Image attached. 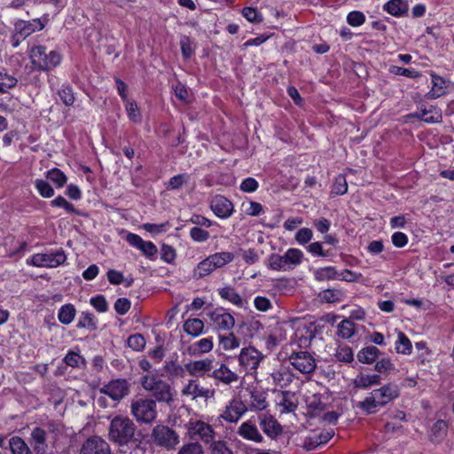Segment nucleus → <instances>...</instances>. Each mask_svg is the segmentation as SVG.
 Listing matches in <instances>:
<instances>
[{"mask_svg": "<svg viewBox=\"0 0 454 454\" xmlns=\"http://www.w3.org/2000/svg\"><path fill=\"white\" fill-rule=\"evenodd\" d=\"M400 395V389L394 383H387L381 387L372 390L358 407L367 414L374 413L379 408L383 407L396 399Z\"/></svg>", "mask_w": 454, "mask_h": 454, "instance_id": "f257e3e1", "label": "nucleus"}, {"mask_svg": "<svg viewBox=\"0 0 454 454\" xmlns=\"http://www.w3.org/2000/svg\"><path fill=\"white\" fill-rule=\"evenodd\" d=\"M32 69L39 72H49L59 67L62 61V55L58 50L48 51L41 44L31 45L27 50Z\"/></svg>", "mask_w": 454, "mask_h": 454, "instance_id": "f03ea898", "label": "nucleus"}, {"mask_svg": "<svg viewBox=\"0 0 454 454\" xmlns=\"http://www.w3.org/2000/svg\"><path fill=\"white\" fill-rule=\"evenodd\" d=\"M135 431L136 426L129 418L115 416L109 425L108 438L114 443L124 446L133 440Z\"/></svg>", "mask_w": 454, "mask_h": 454, "instance_id": "7ed1b4c3", "label": "nucleus"}, {"mask_svg": "<svg viewBox=\"0 0 454 454\" xmlns=\"http://www.w3.org/2000/svg\"><path fill=\"white\" fill-rule=\"evenodd\" d=\"M234 254L231 252L223 251L208 255L200 262L193 270V277L197 279L209 276L216 269H220L231 262Z\"/></svg>", "mask_w": 454, "mask_h": 454, "instance_id": "20e7f679", "label": "nucleus"}, {"mask_svg": "<svg viewBox=\"0 0 454 454\" xmlns=\"http://www.w3.org/2000/svg\"><path fill=\"white\" fill-rule=\"evenodd\" d=\"M304 259V254L298 248H289L284 254H272L268 260L270 269L277 271H287L295 269Z\"/></svg>", "mask_w": 454, "mask_h": 454, "instance_id": "39448f33", "label": "nucleus"}, {"mask_svg": "<svg viewBox=\"0 0 454 454\" xmlns=\"http://www.w3.org/2000/svg\"><path fill=\"white\" fill-rule=\"evenodd\" d=\"M141 385L146 391L153 393L158 402L169 403L174 399V389L170 385L153 374H146L141 378Z\"/></svg>", "mask_w": 454, "mask_h": 454, "instance_id": "423d86ee", "label": "nucleus"}, {"mask_svg": "<svg viewBox=\"0 0 454 454\" xmlns=\"http://www.w3.org/2000/svg\"><path fill=\"white\" fill-rule=\"evenodd\" d=\"M237 358L239 372L256 378L258 367L264 360L265 356L254 347L247 346L240 349Z\"/></svg>", "mask_w": 454, "mask_h": 454, "instance_id": "0eeeda50", "label": "nucleus"}, {"mask_svg": "<svg viewBox=\"0 0 454 454\" xmlns=\"http://www.w3.org/2000/svg\"><path fill=\"white\" fill-rule=\"evenodd\" d=\"M130 413L138 423L152 424L157 418L156 402L151 398L138 397L130 404Z\"/></svg>", "mask_w": 454, "mask_h": 454, "instance_id": "6e6552de", "label": "nucleus"}, {"mask_svg": "<svg viewBox=\"0 0 454 454\" xmlns=\"http://www.w3.org/2000/svg\"><path fill=\"white\" fill-rule=\"evenodd\" d=\"M67 255L63 249L38 253L27 259V264L40 268H56L64 264Z\"/></svg>", "mask_w": 454, "mask_h": 454, "instance_id": "1a4fd4ad", "label": "nucleus"}, {"mask_svg": "<svg viewBox=\"0 0 454 454\" xmlns=\"http://www.w3.org/2000/svg\"><path fill=\"white\" fill-rule=\"evenodd\" d=\"M152 438L157 445L167 449H174L179 443L176 432L163 425H158L153 429Z\"/></svg>", "mask_w": 454, "mask_h": 454, "instance_id": "9d476101", "label": "nucleus"}, {"mask_svg": "<svg viewBox=\"0 0 454 454\" xmlns=\"http://www.w3.org/2000/svg\"><path fill=\"white\" fill-rule=\"evenodd\" d=\"M185 427L188 436L192 439H200L205 443H210L214 440L215 431L213 427L201 420H190Z\"/></svg>", "mask_w": 454, "mask_h": 454, "instance_id": "9b49d317", "label": "nucleus"}, {"mask_svg": "<svg viewBox=\"0 0 454 454\" xmlns=\"http://www.w3.org/2000/svg\"><path fill=\"white\" fill-rule=\"evenodd\" d=\"M289 361L293 367L302 374H309L317 367L315 357L308 351L293 352L289 356Z\"/></svg>", "mask_w": 454, "mask_h": 454, "instance_id": "f8f14e48", "label": "nucleus"}, {"mask_svg": "<svg viewBox=\"0 0 454 454\" xmlns=\"http://www.w3.org/2000/svg\"><path fill=\"white\" fill-rule=\"evenodd\" d=\"M247 410L248 407L241 399L234 397L225 405L220 417L226 422L237 423Z\"/></svg>", "mask_w": 454, "mask_h": 454, "instance_id": "ddd939ff", "label": "nucleus"}, {"mask_svg": "<svg viewBox=\"0 0 454 454\" xmlns=\"http://www.w3.org/2000/svg\"><path fill=\"white\" fill-rule=\"evenodd\" d=\"M211 325L218 331H229L235 325L233 316L223 308H216L207 313Z\"/></svg>", "mask_w": 454, "mask_h": 454, "instance_id": "4468645a", "label": "nucleus"}, {"mask_svg": "<svg viewBox=\"0 0 454 454\" xmlns=\"http://www.w3.org/2000/svg\"><path fill=\"white\" fill-rule=\"evenodd\" d=\"M293 380L294 374L284 366L274 369L265 379L266 383L272 387V391L288 387Z\"/></svg>", "mask_w": 454, "mask_h": 454, "instance_id": "2eb2a0df", "label": "nucleus"}, {"mask_svg": "<svg viewBox=\"0 0 454 454\" xmlns=\"http://www.w3.org/2000/svg\"><path fill=\"white\" fill-rule=\"evenodd\" d=\"M181 394L192 401L198 398L207 400L214 396L215 390L202 387L197 380H190L184 385Z\"/></svg>", "mask_w": 454, "mask_h": 454, "instance_id": "dca6fc26", "label": "nucleus"}, {"mask_svg": "<svg viewBox=\"0 0 454 454\" xmlns=\"http://www.w3.org/2000/svg\"><path fill=\"white\" fill-rule=\"evenodd\" d=\"M126 241L131 247L140 250L148 259L153 260L155 258L158 249L152 241H145L139 235L131 232L127 234Z\"/></svg>", "mask_w": 454, "mask_h": 454, "instance_id": "f3484780", "label": "nucleus"}, {"mask_svg": "<svg viewBox=\"0 0 454 454\" xmlns=\"http://www.w3.org/2000/svg\"><path fill=\"white\" fill-rule=\"evenodd\" d=\"M100 393L105 394L114 401L122 399L129 393V384L125 380H114L100 388Z\"/></svg>", "mask_w": 454, "mask_h": 454, "instance_id": "a211bd4d", "label": "nucleus"}, {"mask_svg": "<svg viewBox=\"0 0 454 454\" xmlns=\"http://www.w3.org/2000/svg\"><path fill=\"white\" fill-rule=\"evenodd\" d=\"M80 454H111L109 444L100 436H92L82 444Z\"/></svg>", "mask_w": 454, "mask_h": 454, "instance_id": "6ab92c4d", "label": "nucleus"}, {"mask_svg": "<svg viewBox=\"0 0 454 454\" xmlns=\"http://www.w3.org/2000/svg\"><path fill=\"white\" fill-rule=\"evenodd\" d=\"M210 207L214 214L223 219L229 218L233 213V204L224 196H215L210 203Z\"/></svg>", "mask_w": 454, "mask_h": 454, "instance_id": "aec40b11", "label": "nucleus"}, {"mask_svg": "<svg viewBox=\"0 0 454 454\" xmlns=\"http://www.w3.org/2000/svg\"><path fill=\"white\" fill-rule=\"evenodd\" d=\"M307 415L311 418L319 417L325 411V404L322 401L321 395L317 393L307 392L304 395Z\"/></svg>", "mask_w": 454, "mask_h": 454, "instance_id": "412c9836", "label": "nucleus"}, {"mask_svg": "<svg viewBox=\"0 0 454 454\" xmlns=\"http://www.w3.org/2000/svg\"><path fill=\"white\" fill-rule=\"evenodd\" d=\"M184 368L191 376L202 377L213 369V359L190 361L184 364Z\"/></svg>", "mask_w": 454, "mask_h": 454, "instance_id": "4be33fe9", "label": "nucleus"}, {"mask_svg": "<svg viewBox=\"0 0 454 454\" xmlns=\"http://www.w3.org/2000/svg\"><path fill=\"white\" fill-rule=\"evenodd\" d=\"M277 404L281 413H289L296 410L298 399L291 391H280L277 396Z\"/></svg>", "mask_w": 454, "mask_h": 454, "instance_id": "5701e85b", "label": "nucleus"}, {"mask_svg": "<svg viewBox=\"0 0 454 454\" xmlns=\"http://www.w3.org/2000/svg\"><path fill=\"white\" fill-rule=\"evenodd\" d=\"M333 434V430H325L320 433L312 432L305 437L303 445L307 450H313L329 442Z\"/></svg>", "mask_w": 454, "mask_h": 454, "instance_id": "b1692460", "label": "nucleus"}, {"mask_svg": "<svg viewBox=\"0 0 454 454\" xmlns=\"http://www.w3.org/2000/svg\"><path fill=\"white\" fill-rule=\"evenodd\" d=\"M258 419L262 430L270 438H275L281 434L282 427L272 416L261 414Z\"/></svg>", "mask_w": 454, "mask_h": 454, "instance_id": "393cba45", "label": "nucleus"}, {"mask_svg": "<svg viewBox=\"0 0 454 454\" xmlns=\"http://www.w3.org/2000/svg\"><path fill=\"white\" fill-rule=\"evenodd\" d=\"M238 434L242 438L254 442H262L263 440V437L259 432L256 425L251 419L243 422L239 426Z\"/></svg>", "mask_w": 454, "mask_h": 454, "instance_id": "a878e982", "label": "nucleus"}, {"mask_svg": "<svg viewBox=\"0 0 454 454\" xmlns=\"http://www.w3.org/2000/svg\"><path fill=\"white\" fill-rule=\"evenodd\" d=\"M211 377L225 385L236 383L239 379L238 373L232 372L225 364H221L218 368L215 369Z\"/></svg>", "mask_w": 454, "mask_h": 454, "instance_id": "bb28decb", "label": "nucleus"}, {"mask_svg": "<svg viewBox=\"0 0 454 454\" xmlns=\"http://www.w3.org/2000/svg\"><path fill=\"white\" fill-rule=\"evenodd\" d=\"M31 445L37 454H44L48 449L46 441V431L40 427H35L31 432Z\"/></svg>", "mask_w": 454, "mask_h": 454, "instance_id": "cd10ccee", "label": "nucleus"}, {"mask_svg": "<svg viewBox=\"0 0 454 454\" xmlns=\"http://www.w3.org/2000/svg\"><path fill=\"white\" fill-rule=\"evenodd\" d=\"M430 75L432 79V88L427 93L426 97L429 99L438 98L446 93L448 82L434 73H432Z\"/></svg>", "mask_w": 454, "mask_h": 454, "instance_id": "c85d7f7f", "label": "nucleus"}, {"mask_svg": "<svg viewBox=\"0 0 454 454\" xmlns=\"http://www.w3.org/2000/svg\"><path fill=\"white\" fill-rule=\"evenodd\" d=\"M381 382L380 374L359 373L353 380V386L356 388L367 389L378 386Z\"/></svg>", "mask_w": 454, "mask_h": 454, "instance_id": "c756f323", "label": "nucleus"}, {"mask_svg": "<svg viewBox=\"0 0 454 454\" xmlns=\"http://www.w3.org/2000/svg\"><path fill=\"white\" fill-rule=\"evenodd\" d=\"M247 403L251 411H262L266 409L268 407L266 393L260 389H252Z\"/></svg>", "mask_w": 454, "mask_h": 454, "instance_id": "7c9ffc66", "label": "nucleus"}, {"mask_svg": "<svg viewBox=\"0 0 454 454\" xmlns=\"http://www.w3.org/2000/svg\"><path fill=\"white\" fill-rule=\"evenodd\" d=\"M220 297L238 308H244L247 301L239 295V294L231 286H226L218 289Z\"/></svg>", "mask_w": 454, "mask_h": 454, "instance_id": "2f4dec72", "label": "nucleus"}, {"mask_svg": "<svg viewBox=\"0 0 454 454\" xmlns=\"http://www.w3.org/2000/svg\"><path fill=\"white\" fill-rule=\"evenodd\" d=\"M383 10L395 17L404 15L409 10V4L406 0H389L387 2Z\"/></svg>", "mask_w": 454, "mask_h": 454, "instance_id": "473e14b6", "label": "nucleus"}, {"mask_svg": "<svg viewBox=\"0 0 454 454\" xmlns=\"http://www.w3.org/2000/svg\"><path fill=\"white\" fill-rule=\"evenodd\" d=\"M416 116L427 123H436L442 120V114L435 106L421 107Z\"/></svg>", "mask_w": 454, "mask_h": 454, "instance_id": "72a5a7b5", "label": "nucleus"}, {"mask_svg": "<svg viewBox=\"0 0 454 454\" xmlns=\"http://www.w3.org/2000/svg\"><path fill=\"white\" fill-rule=\"evenodd\" d=\"M380 351L374 346H368L362 348L357 353V359L360 363L365 364H372L379 357Z\"/></svg>", "mask_w": 454, "mask_h": 454, "instance_id": "f704fd0d", "label": "nucleus"}, {"mask_svg": "<svg viewBox=\"0 0 454 454\" xmlns=\"http://www.w3.org/2000/svg\"><path fill=\"white\" fill-rule=\"evenodd\" d=\"M313 276L317 281H327L337 279L338 270L333 266H326L313 270Z\"/></svg>", "mask_w": 454, "mask_h": 454, "instance_id": "c9c22d12", "label": "nucleus"}, {"mask_svg": "<svg viewBox=\"0 0 454 454\" xmlns=\"http://www.w3.org/2000/svg\"><path fill=\"white\" fill-rule=\"evenodd\" d=\"M76 315V309L71 303L61 306L59 309L58 319L63 325H70Z\"/></svg>", "mask_w": 454, "mask_h": 454, "instance_id": "e433bc0d", "label": "nucleus"}, {"mask_svg": "<svg viewBox=\"0 0 454 454\" xmlns=\"http://www.w3.org/2000/svg\"><path fill=\"white\" fill-rule=\"evenodd\" d=\"M47 179H49L58 189H60L65 186L67 182V176L65 173L58 168H52L48 170L45 174Z\"/></svg>", "mask_w": 454, "mask_h": 454, "instance_id": "4c0bfd02", "label": "nucleus"}, {"mask_svg": "<svg viewBox=\"0 0 454 454\" xmlns=\"http://www.w3.org/2000/svg\"><path fill=\"white\" fill-rule=\"evenodd\" d=\"M395 349L398 354L411 355L412 352V344L410 339L403 333L399 332L395 342Z\"/></svg>", "mask_w": 454, "mask_h": 454, "instance_id": "58836bf2", "label": "nucleus"}, {"mask_svg": "<svg viewBox=\"0 0 454 454\" xmlns=\"http://www.w3.org/2000/svg\"><path fill=\"white\" fill-rule=\"evenodd\" d=\"M184 330L187 334L197 337L203 333L204 323L199 318H189L184 324Z\"/></svg>", "mask_w": 454, "mask_h": 454, "instance_id": "ea45409f", "label": "nucleus"}, {"mask_svg": "<svg viewBox=\"0 0 454 454\" xmlns=\"http://www.w3.org/2000/svg\"><path fill=\"white\" fill-rule=\"evenodd\" d=\"M9 448L12 454H32L26 442L19 436H13L9 440Z\"/></svg>", "mask_w": 454, "mask_h": 454, "instance_id": "a19ab883", "label": "nucleus"}, {"mask_svg": "<svg viewBox=\"0 0 454 454\" xmlns=\"http://www.w3.org/2000/svg\"><path fill=\"white\" fill-rule=\"evenodd\" d=\"M448 424L442 419L437 420L431 428L430 438L434 442H441L446 436Z\"/></svg>", "mask_w": 454, "mask_h": 454, "instance_id": "79ce46f5", "label": "nucleus"}, {"mask_svg": "<svg viewBox=\"0 0 454 454\" xmlns=\"http://www.w3.org/2000/svg\"><path fill=\"white\" fill-rule=\"evenodd\" d=\"M323 301L335 303L342 301L345 298V293L340 289H326L319 294Z\"/></svg>", "mask_w": 454, "mask_h": 454, "instance_id": "37998d69", "label": "nucleus"}, {"mask_svg": "<svg viewBox=\"0 0 454 454\" xmlns=\"http://www.w3.org/2000/svg\"><path fill=\"white\" fill-rule=\"evenodd\" d=\"M124 106L129 120L134 123H141L142 114L137 102L133 99L127 100V102L124 103Z\"/></svg>", "mask_w": 454, "mask_h": 454, "instance_id": "c03bdc74", "label": "nucleus"}, {"mask_svg": "<svg viewBox=\"0 0 454 454\" xmlns=\"http://www.w3.org/2000/svg\"><path fill=\"white\" fill-rule=\"evenodd\" d=\"M219 344L224 351H231L240 346V340L231 333L226 335H219Z\"/></svg>", "mask_w": 454, "mask_h": 454, "instance_id": "a18cd8bd", "label": "nucleus"}, {"mask_svg": "<svg viewBox=\"0 0 454 454\" xmlns=\"http://www.w3.org/2000/svg\"><path fill=\"white\" fill-rule=\"evenodd\" d=\"M356 333L355 324L348 319L340 321L337 325V334L342 339H349Z\"/></svg>", "mask_w": 454, "mask_h": 454, "instance_id": "49530a36", "label": "nucleus"}, {"mask_svg": "<svg viewBox=\"0 0 454 454\" xmlns=\"http://www.w3.org/2000/svg\"><path fill=\"white\" fill-rule=\"evenodd\" d=\"M35 188L36 189L37 192L43 197V198H51L54 195V189L52 186L45 180L43 179H35L34 181Z\"/></svg>", "mask_w": 454, "mask_h": 454, "instance_id": "de8ad7c7", "label": "nucleus"}, {"mask_svg": "<svg viewBox=\"0 0 454 454\" xmlns=\"http://www.w3.org/2000/svg\"><path fill=\"white\" fill-rule=\"evenodd\" d=\"M348 192V183L346 176L342 174L335 177L334 183L332 187L331 193L333 196L343 195Z\"/></svg>", "mask_w": 454, "mask_h": 454, "instance_id": "09e8293b", "label": "nucleus"}, {"mask_svg": "<svg viewBox=\"0 0 454 454\" xmlns=\"http://www.w3.org/2000/svg\"><path fill=\"white\" fill-rule=\"evenodd\" d=\"M374 369L379 373L390 374L395 371V366L390 358L384 357L377 361Z\"/></svg>", "mask_w": 454, "mask_h": 454, "instance_id": "8fccbe9b", "label": "nucleus"}, {"mask_svg": "<svg viewBox=\"0 0 454 454\" xmlns=\"http://www.w3.org/2000/svg\"><path fill=\"white\" fill-rule=\"evenodd\" d=\"M190 181V176L188 174H178L171 177L167 184L168 190H177L182 188L184 184Z\"/></svg>", "mask_w": 454, "mask_h": 454, "instance_id": "3c124183", "label": "nucleus"}, {"mask_svg": "<svg viewBox=\"0 0 454 454\" xmlns=\"http://www.w3.org/2000/svg\"><path fill=\"white\" fill-rule=\"evenodd\" d=\"M64 362L68 366L77 368L85 364L84 358L78 352L73 350L67 352L64 357Z\"/></svg>", "mask_w": 454, "mask_h": 454, "instance_id": "603ef678", "label": "nucleus"}, {"mask_svg": "<svg viewBox=\"0 0 454 454\" xmlns=\"http://www.w3.org/2000/svg\"><path fill=\"white\" fill-rule=\"evenodd\" d=\"M335 357L343 363H351L354 360V354L350 347L339 346L336 349Z\"/></svg>", "mask_w": 454, "mask_h": 454, "instance_id": "864d4df0", "label": "nucleus"}, {"mask_svg": "<svg viewBox=\"0 0 454 454\" xmlns=\"http://www.w3.org/2000/svg\"><path fill=\"white\" fill-rule=\"evenodd\" d=\"M46 19H35L32 20V22L27 23L23 28L22 33L25 36L29 35L30 34L41 31L43 29L46 24Z\"/></svg>", "mask_w": 454, "mask_h": 454, "instance_id": "5fc2aeb1", "label": "nucleus"}, {"mask_svg": "<svg viewBox=\"0 0 454 454\" xmlns=\"http://www.w3.org/2000/svg\"><path fill=\"white\" fill-rule=\"evenodd\" d=\"M390 72L395 75H402L412 79H418L421 76V73L413 68H404L396 66L390 67Z\"/></svg>", "mask_w": 454, "mask_h": 454, "instance_id": "6e6d98bb", "label": "nucleus"}, {"mask_svg": "<svg viewBox=\"0 0 454 454\" xmlns=\"http://www.w3.org/2000/svg\"><path fill=\"white\" fill-rule=\"evenodd\" d=\"M79 328H96L95 317L92 313L88 311L82 312L79 322L77 324Z\"/></svg>", "mask_w": 454, "mask_h": 454, "instance_id": "4d7b16f0", "label": "nucleus"}, {"mask_svg": "<svg viewBox=\"0 0 454 454\" xmlns=\"http://www.w3.org/2000/svg\"><path fill=\"white\" fill-rule=\"evenodd\" d=\"M193 347L194 353H208L213 349L214 347L213 339L212 337L200 339L193 344Z\"/></svg>", "mask_w": 454, "mask_h": 454, "instance_id": "13d9d810", "label": "nucleus"}, {"mask_svg": "<svg viewBox=\"0 0 454 454\" xmlns=\"http://www.w3.org/2000/svg\"><path fill=\"white\" fill-rule=\"evenodd\" d=\"M59 96L61 101L67 106H70L74 102V96L71 86L67 84L62 85L60 90L59 91Z\"/></svg>", "mask_w": 454, "mask_h": 454, "instance_id": "bf43d9fd", "label": "nucleus"}, {"mask_svg": "<svg viewBox=\"0 0 454 454\" xmlns=\"http://www.w3.org/2000/svg\"><path fill=\"white\" fill-rule=\"evenodd\" d=\"M90 303L99 313H105L108 310V303L104 295L98 294L91 297Z\"/></svg>", "mask_w": 454, "mask_h": 454, "instance_id": "052dcab7", "label": "nucleus"}, {"mask_svg": "<svg viewBox=\"0 0 454 454\" xmlns=\"http://www.w3.org/2000/svg\"><path fill=\"white\" fill-rule=\"evenodd\" d=\"M363 278V275L360 272L352 271L350 270H343L341 271H338L337 279L342 280L346 282H358Z\"/></svg>", "mask_w": 454, "mask_h": 454, "instance_id": "680f3d73", "label": "nucleus"}, {"mask_svg": "<svg viewBox=\"0 0 454 454\" xmlns=\"http://www.w3.org/2000/svg\"><path fill=\"white\" fill-rule=\"evenodd\" d=\"M51 206L55 207H61L67 213H76L75 207L60 195L51 201Z\"/></svg>", "mask_w": 454, "mask_h": 454, "instance_id": "e2e57ef3", "label": "nucleus"}, {"mask_svg": "<svg viewBox=\"0 0 454 454\" xmlns=\"http://www.w3.org/2000/svg\"><path fill=\"white\" fill-rule=\"evenodd\" d=\"M180 47L182 55L184 59H189L194 53V49L192 47V42L191 38L187 35H183L180 39Z\"/></svg>", "mask_w": 454, "mask_h": 454, "instance_id": "0e129e2a", "label": "nucleus"}, {"mask_svg": "<svg viewBox=\"0 0 454 454\" xmlns=\"http://www.w3.org/2000/svg\"><path fill=\"white\" fill-rule=\"evenodd\" d=\"M127 344L133 350L140 351L145 346V340L141 334H133L128 338Z\"/></svg>", "mask_w": 454, "mask_h": 454, "instance_id": "69168bd1", "label": "nucleus"}, {"mask_svg": "<svg viewBox=\"0 0 454 454\" xmlns=\"http://www.w3.org/2000/svg\"><path fill=\"white\" fill-rule=\"evenodd\" d=\"M242 15L247 20L252 23H260L262 20V14L257 9L253 7H245L242 10Z\"/></svg>", "mask_w": 454, "mask_h": 454, "instance_id": "338daca9", "label": "nucleus"}, {"mask_svg": "<svg viewBox=\"0 0 454 454\" xmlns=\"http://www.w3.org/2000/svg\"><path fill=\"white\" fill-rule=\"evenodd\" d=\"M204 450L199 442H189L184 444L177 454H203Z\"/></svg>", "mask_w": 454, "mask_h": 454, "instance_id": "774afa93", "label": "nucleus"}]
</instances>
